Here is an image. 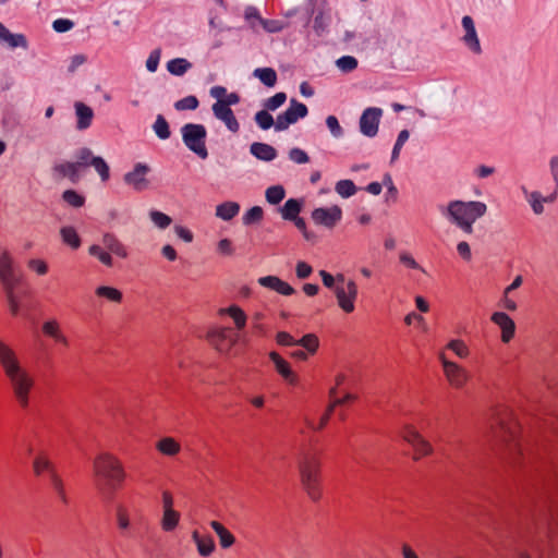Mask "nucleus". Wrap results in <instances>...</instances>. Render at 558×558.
Instances as JSON below:
<instances>
[{
  "instance_id": "obj_1",
  "label": "nucleus",
  "mask_w": 558,
  "mask_h": 558,
  "mask_svg": "<svg viewBox=\"0 0 558 558\" xmlns=\"http://www.w3.org/2000/svg\"><path fill=\"white\" fill-rule=\"evenodd\" d=\"M0 365L11 384L14 397L22 408H26L34 379L21 365L16 353L2 341H0Z\"/></svg>"
},
{
  "instance_id": "obj_2",
  "label": "nucleus",
  "mask_w": 558,
  "mask_h": 558,
  "mask_svg": "<svg viewBox=\"0 0 558 558\" xmlns=\"http://www.w3.org/2000/svg\"><path fill=\"white\" fill-rule=\"evenodd\" d=\"M94 472L100 495L111 501L125 476L120 462L109 453H101L94 461Z\"/></svg>"
},
{
  "instance_id": "obj_3",
  "label": "nucleus",
  "mask_w": 558,
  "mask_h": 558,
  "mask_svg": "<svg viewBox=\"0 0 558 558\" xmlns=\"http://www.w3.org/2000/svg\"><path fill=\"white\" fill-rule=\"evenodd\" d=\"M487 211V206L478 201H450L446 207H440V213L452 225H458L460 221L468 219H478Z\"/></svg>"
},
{
  "instance_id": "obj_4",
  "label": "nucleus",
  "mask_w": 558,
  "mask_h": 558,
  "mask_svg": "<svg viewBox=\"0 0 558 558\" xmlns=\"http://www.w3.org/2000/svg\"><path fill=\"white\" fill-rule=\"evenodd\" d=\"M300 474L304 489L313 500L320 497L319 461L315 454H307L300 463Z\"/></svg>"
},
{
  "instance_id": "obj_5",
  "label": "nucleus",
  "mask_w": 558,
  "mask_h": 558,
  "mask_svg": "<svg viewBox=\"0 0 558 558\" xmlns=\"http://www.w3.org/2000/svg\"><path fill=\"white\" fill-rule=\"evenodd\" d=\"M182 141L186 148L201 159L208 158L206 147L207 130L201 123H186L181 128Z\"/></svg>"
},
{
  "instance_id": "obj_6",
  "label": "nucleus",
  "mask_w": 558,
  "mask_h": 558,
  "mask_svg": "<svg viewBox=\"0 0 558 558\" xmlns=\"http://www.w3.org/2000/svg\"><path fill=\"white\" fill-rule=\"evenodd\" d=\"M308 108L296 98H291L289 107L277 116L276 132H283L295 124L299 120L306 118Z\"/></svg>"
},
{
  "instance_id": "obj_7",
  "label": "nucleus",
  "mask_w": 558,
  "mask_h": 558,
  "mask_svg": "<svg viewBox=\"0 0 558 558\" xmlns=\"http://www.w3.org/2000/svg\"><path fill=\"white\" fill-rule=\"evenodd\" d=\"M342 214V208L339 205H331L314 208L311 218L317 226L333 229L341 221Z\"/></svg>"
},
{
  "instance_id": "obj_8",
  "label": "nucleus",
  "mask_w": 558,
  "mask_h": 558,
  "mask_svg": "<svg viewBox=\"0 0 558 558\" xmlns=\"http://www.w3.org/2000/svg\"><path fill=\"white\" fill-rule=\"evenodd\" d=\"M383 109L379 107H367L363 110L360 120V132L366 137H375L378 133Z\"/></svg>"
},
{
  "instance_id": "obj_9",
  "label": "nucleus",
  "mask_w": 558,
  "mask_h": 558,
  "mask_svg": "<svg viewBox=\"0 0 558 558\" xmlns=\"http://www.w3.org/2000/svg\"><path fill=\"white\" fill-rule=\"evenodd\" d=\"M333 292L339 307L345 313H352L355 308L354 302L357 296L356 283L353 280H349L347 289L343 286H337Z\"/></svg>"
},
{
  "instance_id": "obj_10",
  "label": "nucleus",
  "mask_w": 558,
  "mask_h": 558,
  "mask_svg": "<svg viewBox=\"0 0 558 558\" xmlns=\"http://www.w3.org/2000/svg\"><path fill=\"white\" fill-rule=\"evenodd\" d=\"M404 440L412 447L414 458L427 456L432 452V445L412 426L404 429Z\"/></svg>"
},
{
  "instance_id": "obj_11",
  "label": "nucleus",
  "mask_w": 558,
  "mask_h": 558,
  "mask_svg": "<svg viewBox=\"0 0 558 558\" xmlns=\"http://www.w3.org/2000/svg\"><path fill=\"white\" fill-rule=\"evenodd\" d=\"M149 171L148 165L137 162L131 172L124 174L123 180L125 184L131 185L135 191L142 192L148 189L149 182L146 179V173Z\"/></svg>"
},
{
  "instance_id": "obj_12",
  "label": "nucleus",
  "mask_w": 558,
  "mask_h": 558,
  "mask_svg": "<svg viewBox=\"0 0 558 558\" xmlns=\"http://www.w3.org/2000/svg\"><path fill=\"white\" fill-rule=\"evenodd\" d=\"M258 284L277 292L278 294L290 296L296 293V290L287 281L275 275H267L257 279Z\"/></svg>"
},
{
  "instance_id": "obj_13",
  "label": "nucleus",
  "mask_w": 558,
  "mask_h": 558,
  "mask_svg": "<svg viewBox=\"0 0 558 558\" xmlns=\"http://www.w3.org/2000/svg\"><path fill=\"white\" fill-rule=\"evenodd\" d=\"M492 322L501 329V340L505 343L510 342L515 333V323L506 312H494Z\"/></svg>"
},
{
  "instance_id": "obj_14",
  "label": "nucleus",
  "mask_w": 558,
  "mask_h": 558,
  "mask_svg": "<svg viewBox=\"0 0 558 558\" xmlns=\"http://www.w3.org/2000/svg\"><path fill=\"white\" fill-rule=\"evenodd\" d=\"M211 111L214 117L221 121L226 128L232 132L238 133L240 131V123L232 110V108L223 107L222 105L213 104Z\"/></svg>"
},
{
  "instance_id": "obj_15",
  "label": "nucleus",
  "mask_w": 558,
  "mask_h": 558,
  "mask_svg": "<svg viewBox=\"0 0 558 558\" xmlns=\"http://www.w3.org/2000/svg\"><path fill=\"white\" fill-rule=\"evenodd\" d=\"M269 359L274 363L277 373L290 385L298 384V376L290 364L277 352L269 353Z\"/></svg>"
},
{
  "instance_id": "obj_16",
  "label": "nucleus",
  "mask_w": 558,
  "mask_h": 558,
  "mask_svg": "<svg viewBox=\"0 0 558 558\" xmlns=\"http://www.w3.org/2000/svg\"><path fill=\"white\" fill-rule=\"evenodd\" d=\"M442 367L449 381L457 387L462 386L469 378L466 371L456 362L442 359Z\"/></svg>"
},
{
  "instance_id": "obj_17",
  "label": "nucleus",
  "mask_w": 558,
  "mask_h": 558,
  "mask_svg": "<svg viewBox=\"0 0 558 558\" xmlns=\"http://www.w3.org/2000/svg\"><path fill=\"white\" fill-rule=\"evenodd\" d=\"M250 154L264 162H270L278 157V150L272 145L263 142H253L250 145Z\"/></svg>"
},
{
  "instance_id": "obj_18",
  "label": "nucleus",
  "mask_w": 558,
  "mask_h": 558,
  "mask_svg": "<svg viewBox=\"0 0 558 558\" xmlns=\"http://www.w3.org/2000/svg\"><path fill=\"white\" fill-rule=\"evenodd\" d=\"M304 205L303 197H290L282 206L278 207V211L283 220L290 221L302 213Z\"/></svg>"
},
{
  "instance_id": "obj_19",
  "label": "nucleus",
  "mask_w": 558,
  "mask_h": 558,
  "mask_svg": "<svg viewBox=\"0 0 558 558\" xmlns=\"http://www.w3.org/2000/svg\"><path fill=\"white\" fill-rule=\"evenodd\" d=\"M75 114L77 118L76 129L78 131H84L92 125L94 111L90 107L85 105L84 102L76 101L74 104Z\"/></svg>"
},
{
  "instance_id": "obj_20",
  "label": "nucleus",
  "mask_w": 558,
  "mask_h": 558,
  "mask_svg": "<svg viewBox=\"0 0 558 558\" xmlns=\"http://www.w3.org/2000/svg\"><path fill=\"white\" fill-rule=\"evenodd\" d=\"M241 206L238 202L226 201L216 206V217L223 221H231L240 213Z\"/></svg>"
},
{
  "instance_id": "obj_21",
  "label": "nucleus",
  "mask_w": 558,
  "mask_h": 558,
  "mask_svg": "<svg viewBox=\"0 0 558 558\" xmlns=\"http://www.w3.org/2000/svg\"><path fill=\"white\" fill-rule=\"evenodd\" d=\"M252 75L259 80V82L267 88H272L278 82V74L271 66L256 68Z\"/></svg>"
},
{
  "instance_id": "obj_22",
  "label": "nucleus",
  "mask_w": 558,
  "mask_h": 558,
  "mask_svg": "<svg viewBox=\"0 0 558 558\" xmlns=\"http://www.w3.org/2000/svg\"><path fill=\"white\" fill-rule=\"evenodd\" d=\"M192 537L197 547V551L202 557H208L213 554L216 548L215 541L210 535H202L197 531H194Z\"/></svg>"
},
{
  "instance_id": "obj_23",
  "label": "nucleus",
  "mask_w": 558,
  "mask_h": 558,
  "mask_svg": "<svg viewBox=\"0 0 558 558\" xmlns=\"http://www.w3.org/2000/svg\"><path fill=\"white\" fill-rule=\"evenodd\" d=\"M52 170L60 178H68L74 184L80 181V169L76 162L58 163L53 166Z\"/></svg>"
},
{
  "instance_id": "obj_24",
  "label": "nucleus",
  "mask_w": 558,
  "mask_h": 558,
  "mask_svg": "<svg viewBox=\"0 0 558 558\" xmlns=\"http://www.w3.org/2000/svg\"><path fill=\"white\" fill-rule=\"evenodd\" d=\"M220 314L230 316L239 330H244L246 327L247 315L239 305L231 304L226 308H221Z\"/></svg>"
},
{
  "instance_id": "obj_25",
  "label": "nucleus",
  "mask_w": 558,
  "mask_h": 558,
  "mask_svg": "<svg viewBox=\"0 0 558 558\" xmlns=\"http://www.w3.org/2000/svg\"><path fill=\"white\" fill-rule=\"evenodd\" d=\"M163 508L162 529L171 531L174 529V510L172 508V496L170 492H163Z\"/></svg>"
},
{
  "instance_id": "obj_26",
  "label": "nucleus",
  "mask_w": 558,
  "mask_h": 558,
  "mask_svg": "<svg viewBox=\"0 0 558 558\" xmlns=\"http://www.w3.org/2000/svg\"><path fill=\"white\" fill-rule=\"evenodd\" d=\"M253 120L256 123V125L263 131H268L271 128L276 130L277 118L274 119L271 111H269L268 108L263 107L262 110H258L254 114Z\"/></svg>"
},
{
  "instance_id": "obj_27",
  "label": "nucleus",
  "mask_w": 558,
  "mask_h": 558,
  "mask_svg": "<svg viewBox=\"0 0 558 558\" xmlns=\"http://www.w3.org/2000/svg\"><path fill=\"white\" fill-rule=\"evenodd\" d=\"M15 271L13 257L8 250L0 247V281L8 280L9 275Z\"/></svg>"
},
{
  "instance_id": "obj_28",
  "label": "nucleus",
  "mask_w": 558,
  "mask_h": 558,
  "mask_svg": "<svg viewBox=\"0 0 558 558\" xmlns=\"http://www.w3.org/2000/svg\"><path fill=\"white\" fill-rule=\"evenodd\" d=\"M210 525L219 537V544L222 548H229L233 545L235 538L222 523L219 521H211Z\"/></svg>"
},
{
  "instance_id": "obj_29",
  "label": "nucleus",
  "mask_w": 558,
  "mask_h": 558,
  "mask_svg": "<svg viewBox=\"0 0 558 558\" xmlns=\"http://www.w3.org/2000/svg\"><path fill=\"white\" fill-rule=\"evenodd\" d=\"M104 246L110 251L111 253L125 258L128 253L123 244L111 233H106L102 235L101 240Z\"/></svg>"
},
{
  "instance_id": "obj_30",
  "label": "nucleus",
  "mask_w": 558,
  "mask_h": 558,
  "mask_svg": "<svg viewBox=\"0 0 558 558\" xmlns=\"http://www.w3.org/2000/svg\"><path fill=\"white\" fill-rule=\"evenodd\" d=\"M316 3L317 0H305V5L300 9V12L296 15V17L302 28H307L310 26L313 15L315 13Z\"/></svg>"
},
{
  "instance_id": "obj_31",
  "label": "nucleus",
  "mask_w": 558,
  "mask_h": 558,
  "mask_svg": "<svg viewBox=\"0 0 558 558\" xmlns=\"http://www.w3.org/2000/svg\"><path fill=\"white\" fill-rule=\"evenodd\" d=\"M286 189L281 184L270 185L265 191L266 202L270 205H279L286 197Z\"/></svg>"
},
{
  "instance_id": "obj_32",
  "label": "nucleus",
  "mask_w": 558,
  "mask_h": 558,
  "mask_svg": "<svg viewBox=\"0 0 558 558\" xmlns=\"http://www.w3.org/2000/svg\"><path fill=\"white\" fill-rule=\"evenodd\" d=\"M359 187L350 179L339 180L335 185V191L342 198H350L356 194Z\"/></svg>"
},
{
  "instance_id": "obj_33",
  "label": "nucleus",
  "mask_w": 558,
  "mask_h": 558,
  "mask_svg": "<svg viewBox=\"0 0 558 558\" xmlns=\"http://www.w3.org/2000/svg\"><path fill=\"white\" fill-rule=\"evenodd\" d=\"M0 39L5 41L11 48H27L26 37L23 34H12L7 27L1 34Z\"/></svg>"
},
{
  "instance_id": "obj_34",
  "label": "nucleus",
  "mask_w": 558,
  "mask_h": 558,
  "mask_svg": "<svg viewBox=\"0 0 558 558\" xmlns=\"http://www.w3.org/2000/svg\"><path fill=\"white\" fill-rule=\"evenodd\" d=\"M264 218V209L258 206L250 207L242 217V223L244 226H254L259 223Z\"/></svg>"
},
{
  "instance_id": "obj_35",
  "label": "nucleus",
  "mask_w": 558,
  "mask_h": 558,
  "mask_svg": "<svg viewBox=\"0 0 558 558\" xmlns=\"http://www.w3.org/2000/svg\"><path fill=\"white\" fill-rule=\"evenodd\" d=\"M318 338L314 333H306L300 339H295L294 347H301L306 350L311 355L315 354L318 349Z\"/></svg>"
},
{
  "instance_id": "obj_36",
  "label": "nucleus",
  "mask_w": 558,
  "mask_h": 558,
  "mask_svg": "<svg viewBox=\"0 0 558 558\" xmlns=\"http://www.w3.org/2000/svg\"><path fill=\"white\" fill-rule=\"evenodd\" d=\"M209 26H210V28L217 29V33L229 32L230 34H232V36H233L232 43H234V44H240L242 40L241 32L244 29L243 26L231 27V26L218 25V23H216V16H211L209 19Z\"/></svg>"
},
{
  "instance_id": "obj_37",
  "label": "nucleus",
  "mask_w": 558,
  "mask_h": 558,
  "mask_svg": "<svg viewBox=\"0 0 558 558\" xmlns=\"http://www.w3.org/2000/svg\"><path fill=\"white\" fill-rule=\"evenodd\" d=\"M43 331H44V333L56 339L57 341H59L65 345L68 344V339L65 336H63L61 333L60 327H59V324L57 320L52 319V320H48V322L44 323Z\"/></svg>"
},
{
  "instance_id": "obj_38",
  "label": "nucleus",
  "mask_w": 558,
  "mask_h": 558,
  "mask_svg": "<svg viewBox=\"0 0 558 558\" xmlns=\"http://www.w3.org/2000/svg\"><path fill=\"white\" fill-rule=\"evenodd\" d=\"M336 66L340 72L348 74L357 69L359 61L355 57L345 54L336 60Z\"/></svg>"
},
{
  "instance_id": "obj_39",
  "label": "nucleus",
  "mask_w": 558,
  "mask_h": 558,
  "mask_svg": "<svg viewBox=\"0 0 558 558\" xmlns=\"http://www.w3.org/2000/svg\"><path fill=\"white\" fill-rule=\"evenodd\" d=\"M62 241L71 246L72 248H78L81 245V239L73 227H63L60 230Z\"/></svg>"
},
{
  "instance_id": "obj_40",
  "label": "nucleus",
  "mask_w": 558,
  "mask_h": 558,
  "mask_svg": "<svg viewBox=\"0 0 558 558\" xmlns=\"http://www.w3.org/2000/svg\"><path fill=\"white\" fill-rule=\"evenodd\" d=\"M287 94L284 92H278L275 95L266 98L262 106L268 108L269 111L274 112L282 107L287 101Z\"/></svg>"
},
{
  "instance_id": "obj_41",
  "label": "nucleus",
  "mask_w": 558,
  "mask_h": 558,
  "mask_svg": "<svg viewBox=\"0 0 558 558\" xmlns=\"http://www.w3.org/2000/svg\"><path fill=\"white\" fill-rule=\"evenodd\" d=\"M290 222H292L299 231H301L303 238L307 241V242H311V243H316L317 241V234L313 231H310L307 229V225H306V221L303 217H301L300 215L295 218H293L292 220H290Z\"/></svg>"
},
{
  "instance_id": "obj_42",
  "label": "nucleus",
  "mask_w": 558,
  "mask_h": 558,
  "mask_svg": "<svg viewBox=\"0 0 558 558\" xmlns=\"http://www.w3.org/2000/svg\"><path fill=\"white\" fill-rule=\"evenodd\" d=\"M96 295L105 298L111 302L120 303L122 301V293L116 288L108 286H100L95 291Z\"/></svg>"
},
{
  "instance_id": "obj_43",
  "label": "nucleus",
  "mask_w": 558,
  "mask_h": 558,
  "mask_svg": "<svg viewBox=\"0 0 558 558\" xmlns=\"http://www.w3.org/2000/svg\"><path fill=\"white\" fill-rule=\"evenodd\" d=\"M409 137H410L409 130L403 129L399 132L397 140L395 142V145L392 147L390 163H393L395 161H397L399 159L400 151H401L403 145L405 144V142L409 140Z\"/></svg>"
},
{
  "instance_id": "obj_44",
  "label": "nucleus",
  "mask_w": 558,
  "mask_h": 558,
  "mask_svg": "<svg viewBox=\"0 0 558 558\" xmlns=\"http://www.w3.org/2000/svg\"><path fill=\"white\" fill-rule=\"evenodd\" d=\"M329 23H330V16L329 15L325 16L324 12L322 10H319L317 12L316 16L314 17L313 29H314L315 34L320 37L325 33H327Z\"/></svg>"
},
{
  "instance_id": "obj_45",
  "label": "nucleus",
  "mask_w": 558,
  "mask_h": 558,
  "mask_svg": "<svg viewBox=\"0 0 558 558\" xmlns=\"http://www.w3.org/2000/svg\"><path fill=\"white\" fill-rule=\"evenodd\" d=\"M464 45L474 53L480 54L482 52L481 43L477 36L476 28L468 32L462 37Z\"/></svg>"
},
{
  "instance_id": "obj_46",
  "label": "nucleus",
  "mask_w": 558,
  "mask_h": 558,
  "mask_svg": "<svg viewBox=\"0 0 558 558\" xmlns=\"http://www.w3.org/2000/svg\"><path fill=\"white\" fill-rule=\"evenodd\" d=\"M289 24V22L272 19H264V21H260V26L266 33L269 34L279 33L283 31L286 27H288Z\"/></svg>"
},
{
  "instance_id": "obj_47",
  "label": "nucleus",
  "mask_w": 558,
  "mask_h": 558,
  "mask_svg": "<svg viewBox=\"0 0 558 558\" xmlns=\"http://www.w3.org/2000/svg\"><path fill=\"white\" fill-rule=\"evenodd\" d=\"M153 129L160 140H167L171 135L169 123L161 114L157 116Z\"/></svg>"
},
{
  "instance_id": "obj_48",
  "label": "nucleus",
  "mask_w": 558,
  "mask_h": 558,
  "mask_svg": "<svg viewBox=\"0 0 558 558\" xmlns=\"http://www.w3.org/2000/svg\"><path fill=\"white\" fill-rule=\"evenodd\" d=\"M199 107V100L195 95H189L182 99L177 100V111H194Z\"/></svg>"
},
{
  "instance_id": "obj_49",
  "label": "nucleus",
  "mask_w": 558,
  "mask_h": 558,
  "mask_svg": "<svg viewBox=\"0 0 558 558\" xmlns=\"http://www.w3.org/2000/svg\"><path fill=\"white\" fill-rule=\"evenodd\" d=\"M325 123H326V126L328 128L330 134L335 138H341L344 135V130L340 125L339 119L336 116H333V114L327 116Z\"/></svg>"
},
{
  "instance_id": "obj_50",
  "label": "nucleus",
  "mask_w": 558,
  "mask_h": 558,
  "mask_svg": "<svg viewBox=\"0 0 558 558\" xmlns=\"http://www.w3.org/2000/svg\"><path fill=\"white\" fill-rule=\"evenodd\" d=\"M244 19L248 23L252 29L256 28V24L260 25V21H264L257 8L247 5L244 10Z\"/></svg>"
},
{
  "instance_id": "obj_51",
  "label": "nucleus",
  "mask_w": 558,
  "mask_h": 558,
  "mask_svg": "<svg viewBox=\"0 0 558 558\" xmlns=\"http://www.w3.org/2000/svg\"><path fill=\"white\" fill-rule=\"evenodd\" d=\"M62 199L75 208L82 207L85 204V197L74 190L64 191L62 194Z\"/></svg>"
},
{
  "instance_id": "obj_52",
  "label": "nucleus",
  "mask_w": 558,
  "mask_h": 558,
  "mask_svg": "<svg viewBox=\"0 0 558 558\" xmlns=\"http://www.w3.org/2000/svg\"><path fill=\"white\" fill-rule=\"evenodd\" d=\"M49 481L51 483V486L56 490L57 495L59 496L60 500L63 504H68V497L65 495V490L63 487V482L60 478V476L57 474L56 471H51V474L49 476Z\"/></svg>"
},
{
  "instance_id": "obj_53",
  "label": "nucleus",
  "mask_w": 558,
  "mask_h": 558,
  "mask_svg": "<svg viewBox=\"0 0 558 558\" xmlns=\"http://www.w3.org/2000/svg\"><path fill=\"white\" fill-rule=\"evenodd\" d=\"M96 157L97 156H94L93 151L89 148L83 147L77 150V153H76L77 160L75 162H76L78 169L86 168V167L90 166L92 159H96Z\"/></svg>"
},
{
  "instance_id": "obj_54",
  "label": "nucleus",
  "mask_w": 558,
  "mask_h": 558,
  "mask_svg": "<svg viewBox=\"0 0 558 558\" xmlns=\"http://www.w3.org/2000/svg\"><path fill=\"white\" fill-rule=\"evenodd\" d=\"M92 167L98 172L101 181L106 182L109 180L110 171L108 163L101 157H96V159H92Z\"/></svg>"
},
{
  "instance_id": "obj_55",
  "label": "nucleus",
  "mask_w": 558,
  "mask_h": 558,
  "mask_svg": "<svg viewBox=\"0 0 558 558\" xmlns=\"http://www.w3.org/2000/svg\"><path fill=\"white\" fill-rule=\"evenodd\" d=\"M149 217H150L151 221L154 222V225L160 229H166L172 222V219L170 216H168L161 211H158V210H150Z\"/></svg>"
},
{
  "instance_id": "obj_56",
  "label": "nucleus",
  "mask_w": 558,
  "mask_h": 558,
  "mask_svg": "<svg viewBox=\"0 0 558 558\" xmlns=\"http://www.w3.org/2000/svg\"><path fill=\"white\" fill-rule=\"evenodd\" d=\"M33 466H34V472L37 475H40L44 471H46L48 473V477L50 476L51 471H56L53 465L51 464V462L44 457L35 458V460L33 462Z\"/></svg>"
},
{
  "instance_id": "obj_57",
  "label": "nucleus",
  "mask_w": 558,
  "mask_h": 558,
  "mask_svg": "<svg viewBox=\"0 0 558 558\" xmlns=\"http://www.w3.org/2000/svg\"><path fill=\"white\" fill-rule=\"evenodd\" d=\"M92 256L97 257L104 265L112 266L113 259L108 252H105L99 245H92L88 250Z\"/></svg>"
},
{
  "instance_id": "obj_58",
  "label": "nucleus",
  "mask_w": 558,
  "mask_h": 558,
  "mask_svg": "<svg viewBox=\"0 0 558 558\" xmlns=\"http://www.w3.org/2000/svg\"><path fill=\"white\" fill-rule=\"evenodd\" d=\"M288 156L289 159L295 162L296 165H305L311 160L308 154L300 147L291 148L288 153Z\"/></svg>"
},
{
  "instance_id": "obj_59",
  "label": "nucleus",
  "mask_w": 558,
  "mask_h": 558,
  "mask_svg": "<svg viewBox=\"0 0 558 558\" xmlns=\"http://www.w3.org/2000/svg\"><path fill=\"white\" fill-rule=\"evenodd\" d=\"M381 184H383V186L387 187L386 201L388 202L389 198H392L393 201H396L397 196H398V189L395 185V183L392 181V177L389 172L384 173Z\"/></svg>"
},
{
  "instance_id": "obj_60",
  "label": "nucleus",
  "mask_w": 558,
  "mask_h": 558,
  "mask_svg": "<svg viewBox=\"0 0 558 558\" xmlns=\"http://www.w3.org/2000/svg\"><path fill=\"white\" fill-rule=\"evenodd\" d=\"M314 269L312 265H310L305 260H299L295 265V276L300 280H305L310 278L313 274Z\"/></svg>"
},
{
  "instance_id": "obj_61",
  "label": "nucleus",
  "mask_w": 558,
  "mask_h": 558,
  "mask_svg": "<svg viewBox=\"0 0 558 558\" xmlns=\"http://www.w3.org/2000/svg\"><path fill=\"white\" fill-rule=\"evenodd\" d=\"M8 278V281L5 279L4 281H0V283L2 284L5 294L14 293L15 287L21 282V276L15 270L9 275Z\"/></svg>"
},
{
  "instance_id": "obj_62",
  "label": "nucleus",
  "mask_w": 558,
  "mask_h": 558,
  "mask_svg": "<svg viewBox=\"0 0 558 558\" xmlns=\"http://www.w3.org/2000/svg\"><path fill=\"white\" fill-rule=\"evenodd\" d=\"M447 348L453 351L459 357H465L469 354V349L462 340L453 339L451 340Z\"/></svg>"
},
{
  "instance_id": "obj_63",
  "label": "nucleus",
  "mask_w": 558,
  "mask_h": 558,
  "mask_svg": "<svg viewBox=\"0 0 558 558\" xmlns=\"http://www.w3.org/2000/svg\"><path fill=\"white\" fill-rule=\"evenodd\" d=\"M544 201L545 198L539 192L535 191L531 194V198L529 199V202L534 214L541 215L544 211Z\"/></svg>"
},
{
  "instance_id": "obj_64",
  "label": "nucleus",
  "mask_w": 558,
  "mask_h": 558,
  "mask_svg": "<svg viewBox=\"0 0 558 558\" xmlns=\"http://www.w3.org/2000/svg\"><path fill=\"white\" fill-rule=\"evenodd\" d=\"M157 449L168 456H174V439L167 437L157 442Z\"/></svg>"
}]
</instances>
